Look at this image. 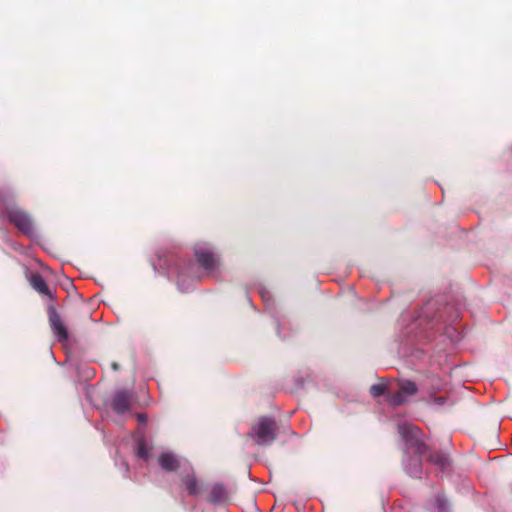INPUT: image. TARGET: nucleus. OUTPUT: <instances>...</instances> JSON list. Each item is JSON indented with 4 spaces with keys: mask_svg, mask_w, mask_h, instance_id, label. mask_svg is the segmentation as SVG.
Here are the masks:
<instances>
[{
    "mask_svg": "<svg viewBox=\"0 0 512 512\" xmlns=\"http://www.w3.org/2000/svg\"><path fill=\"white\" fill-rule=\"evenodd\" d=\"M50 323H51L52 331H53L54 335L56 336V338L61 342L66 341L68 338V333H67L66 327L63 324L60 316L56 313H53L50 316Z\"/></svg>",
    "mask_w": 512,
    "mask_h": 512,
    "instance_id": "obj_5",
    "label": "nucleus"
},
{
    "mask_svg": "<svg viewBox=\"0 0 512 512\" xmlns=\"http://www.w3.org/2000/svg\"><path fill=\"white\" fill-rule=\"evenodd\" d=\"M183 277H184V273L183 272L179 273V275L177 277V286L180 291L185 292L188 290L189 287L183 286V284H182Z\"/></svg>",
    "mask_w": 512,
    "mask_h": 512,
    "instance_id": "obj_17",
    "label": "nucleus"
},
{
    "mask_svg": "<svg viewBox=\"0 0 512 512\" xmlns=\"http://www.w3.org/2000/svg\"><path fill=\"white\" fill-rule=\"evenodd\" d=\"M137 419H138V421H139L140 423H146V421H147V416H146L145 414H139V415L137 416Z\"/></svg>",
    "mask_w": 512,
    "mask_h": 512,
    "instance_id": "obj_18",
    "label": "nucleus"
},
{
    "mask_svg": "<svg viewBox=\"0 0 512 512\" xmlns=\"http://www.w3.org/2000/svg\"><path fill=\"white\" fill-rule=\"evenodd\" d=\"M430 460L435 464L441 471H445L450 466V460L445 454H434L431 455Z\"/></svg>",
    "mask_w": 512,
    "mask_h": 512,
    "instance_id": "obj_10",
    "label": "nucleus"
},
{
    "mask_svg": "<svg viewBox=\"0 0 512 512\" xmlns=\"http://www.w3.org/2000/svg\"><path fill=\"white\" fill-rule=\"evenodd\" d=\"M436 504L440 512L448 511V503L444 497H437Z\"/></svg>",
    "mask_w": 512,
    "mask_h": 512,
    "instance_id": "obj_16",
    "label": "nucleus"
},
{
    "mask_svg": "<svg viewBox=\"0 0 512 512\" xmlns=\"http://www.w3.org/2000/svg\"><path fill=\"white\" fill-rule=\"evenodd\" d=\"M132 393L129 391L117 392L111 401L112 409L117 414H124L131 408Z\"/></svg>",
    "mask_w": 512,
    "mask_h": 512,
    "instance_id": "obj_4",
    "label": "nucleus"
},
{
    "mask_svg": "<svg viewBox=\"0 0 512 512\" xmlns=\"http://www.w3.org/2000/svg\"><path fill=\"white\" fill-rule=\"evenodd\" d=\"M249 437L260 446L271 445L277 437L276 421L270 417H260L251 427Z\"/></svg>",
    "mask_w": 512,
    "mask_h": 512,
    "instance_id": "obj_2",
    "label": "nucleus"
},
{
    "mask_svg": "<svg viewBox=\"0 0 512 512\" xmlns=\"http://www.w3.org/2000/svg\"><path fill=\"white\" fill-rule=\"evenodd\" d=\"M385 386L382 384H374L370 388V392L374 397L380 396L384 393Z\"/></svg>",
    "mask_w": 512,
    "mask_h": 512,
    "instance_id": "obj_15",
    "label": "nucleus"
},
{
    "mask_svg": "<svg viewBox=\"0 0 512 512\" xmlns=\"http://www.w3.org/2000/svg\"><path fill=\"white\" fill-rule=\"evenodd\" d=\"M21 231L24 232V233H28L30 231V229L32 228V226H29V225H26V226H19Z\"/></svg>",
    "mask_w": 512,
    "mask_h": 512,
    "instance_id": "obj_19",
    "label": "nucleus"
},
{
    "mask_svg": "<svg viewBox=\"0 0 512 512\" xmlns=\"http://www.w3.org/2000/svg\"><path fill=\"white\" fill-rule=\"evenodd\" d=\"M137 455L138 457L145 460L148 458V450L143 440H141L138 444Z\"/></svg>",
    "mask_w": 512,
    "mask_h": 512,
    "instance_id": "obj_14",
    "label": "nucleus"
},
{
    "mask_svg": "<svg viewBox=\"0 0 512 512\" xmlns=\"http://www.w3.org/2000/svg\"><path fill=\"white\" fill-rule=\"evenodd\" d=\"M194 253L198 263L206 271L213 272L220 266V257L209 244L195 245Z\"/></svg>",
    "mask_w": 512,
    "mask_h": 512,
    "instance_id": "obj_3",
    "label": "nucleus"
},
{
    "mask_svg": "<svg viewBox=\"0 0 512 512\" xmlns=\"http://www.w3.org/2000/svg\"><path fill=\"white\" fill-rule=\"evenodd\" d=\"M184 483L186 485V488H187L189 494L196 495L199 493L200 490H199L198 482H197L196 478L194 477V475H188L184 479Z\"/></svg>",
    "mask_w": 512,
    "mask_h": 512,
    "instance_id": "obj_12",
    "label": "nucleus"
},
{
    "mask_svg": "<svg viewBox=\"0 0 512 512\" xmlns=\"http://www.w3.org/2000/svg\"><path fill=\"white\" fill-rule=\"evenodd\" d=\"M398 432L405 444L404 470L409 476L419 478L422 474L421 456L426 451L421 432L409 422L398 424Z\"/></svg>",
    "mask_w": 512,
    "mask_h": 512,
    "instance_id": "obj_1",
    "label": "nucleus"
},
{
    "mask_svg": "<svg viewBox=\"0 0 512 512\" xmlns=\"http://www.w3.org/2000/svg\"><path fill=\"white\" fill-rule=\"evenodd\" d=\"M399 390L407 397L417 393V386L412 381H402L399 385Z\"/></svg>",
    "mask_w": 512,
    "mask_h": 512,
    "instance_id": "obj_11",
    "label": "nucleus"
},
{
    "mask_svg": "<svg viewBox=\"0 0 512 512\" xmlns=\"http://www.w3.org/2000/svg\"><path fill=\"white\" fill-rule=\"evenodd\" d=\"M159 466L165 471H175L179 467V461L177 457L170 453L164 452L159 456Z\"/></svg>",
    "mask_w": 512,
    "mask_h": 512,
    "instance_id": "obj_6",
    "label": "nucleus"
},
{
    "mask_svg": "<svg viewBox=\"0 0 512 512\" xmlns=\"http://www.w3.org/2000/svg\"><path fill=\"white\" fill-rule=\"evenodd\" d=\"M227 500V491L222 484H216L212 487L209 501L212 503H223Z\"/></svg>",
    "mask_w": 512,
    "mask_h": 512,
    "instance_id": "obj_9",
    "label": "nucleus"
},
{
    "mask_svg": "<svg viewBox=\"0 0 512 512\" xmlns=\"http://www.w3.org/2000/svg\"><path fill=\"white\" fill-rule=\"evenodd\" d=\"M29 281H30V284L32 285V287L37 292H39L42 295H47V296L50 295L49 288H48L44 278L40 274H38V273L32 274Z\"/></svg>",
    "mask_w": 512,
    "mask_h": 512,
    "instance_id": "obj_8",
    "label": "nucleus"
},
{
    "mask_svg": "<svg viewBox=\"0 0 512 512\" xmlns=\"http://www.w3.org/2000/svg\"><path fill=\"white\" fill-rule=\"evenodd\" d=\"M406 401H407L406 396L400 390L398 392L394 393L389 399L390 404L394 405V406L402 405Z\"/></svg>",
    "mask_w": 512,
    "mask_h": 512,
    "instance_id": "obj_13",
    "label": "nucleus"
},
{
    "mask_svg": "<svg viewBox=\"0 0 512 512\" xmlns=\"http://www.w3.org/2000/svg\"><path fill=\"white\" fill-rule=\"evenodd\" d=\"M436 403L439 404V405H442L444 403V398H437L436 399Z\"/></svg>",
    "mask_w": 512,
    "mask_h": 512,
    "instance_id": "obj_20",
    "label": "nucleus"
},
{
    "mask_svg": "<svg viewBox=\"0 0 512 512\" xmlns=\"http://www.w3.org/2000/svg\"><path fill=\"white\" fill-rule=\"evenodd\" d=\"M9 224H30L29 215L19 208H12L8 211Z\"/></svg>",
    "mask_w": 512,
    "mask_h": 512,
    "instance_id": "obj_7",
    "label": "nucleus"
}]
</instances>
